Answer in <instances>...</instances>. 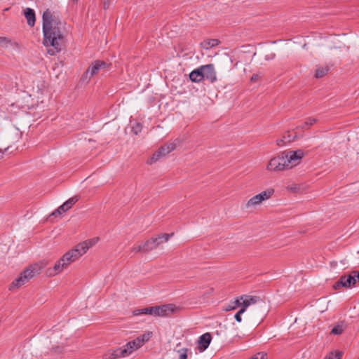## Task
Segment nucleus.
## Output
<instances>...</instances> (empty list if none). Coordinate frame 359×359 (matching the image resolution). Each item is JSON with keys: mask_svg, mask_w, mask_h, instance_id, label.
Instances as JSON below:
<instances>
[{"mask_svg": "<svg viewBox=\"0 0 359 359\" xmlns=\"http://www.w3.org/2000/svg\"><path fill=\"white\" fill-rule=\"evenodd\" d=\"M42 20L43 43L46 47H52L47 50L50 55H55L65 47L67 32L62 23L48 9L43 12Z\"/></svg>", "mask_w": 359, "mask_h": 359, "instance_id": "1", "label": "nucleus"}, {"mask_svg": "<svg viewBox=\"0 0 359 359\" xmlns=\"http://www.w3.org/2000/svg\"><path fill=\"white\" fill-rule=\"evenodd\" d=\"M46 266V262H41L29 266L22 271L9 285L8 290L13 291L27 284L31 279L39 275Z\"/></svg>", "mask_w": 359, "mask_h": 359, "instance_id": "2", "label": "nucleus"}, {"mask_svg": "<svg viewBox=\"0 0 359 359\" xmlns=\"http://www.w3.org/2000/svg\"><path fill=\"white\" fill-rule=\"evenodd\" d=\"M98 240V238H93L79 243L75 248L68 251L60 258L61 262L65 263V266L67 267L72 262L86 253L89 248L97 243Z\"/></svg>", "mask_w": 359, "mask_h": 359, "instance_id": "3", "label": "nucleus"}, {"mask_svg": "<svg viewBox=\"0 0 359 359\" xmlns=\"http://www.w3.org/2000/svg\"><path fill=\"white\" fill-rule=\"evenodd\" d=\"M173 304H163L135 309L133 311L134 316L151 315L153 316H168L175 311Z\"/></svg>", "mask_w": 359, "mask_h": 359, "instance_id": "4", "label": "nucleus"}, {"mask_svg": "<svg viewBox=\"0 0 359 359\" xmlns=\"http://www.w3.org/2000/svg\"><path fill=\"white\" fill-rule=\"evenodd\" d=\"M274 193L273 189H268L265 191H262L261 193L254 196L251 198H250L247 203L245 204L244 208L245 209H254L257 205H259L262 203V202L266 201L271 198Z\"/></svg>", "mask_w": 359, "mask_h": 359, "instance_id": "5", "label": "nucleus"}, {"mask_svg": "<svg viewBox=\"0 0 359 359\" xmlns=\"http://www.w3.org/2000/svg\"><path fill=\"white\" fill-rule=\"evenodd\" d=\"M283 151L277 156L271 158L266 165V170L270 172H280L289 169Z\"/></svg>", "mask_w": 359, "mask_h": 359, "instance_id": "6", "label": "nucleus"}, {"mask_svg": "<svg viewBox=\"0 0 359 359\" xmlns=\"http://www.w3.org/2000/svg\"><path fill=\"white\" fill-rule=\"evenodd\" d=\"M284 156L285 157L287 165L289 169L298 165L302 158L305 156V152L302 149H297L296 151L288 150L283 151Z\"/></svg>", "mask_w": 359, "mask_h": 359, "instance_id": "7", "label": "nucleus"}, {"mask_svg": "<svg viewBox=\"0 0 359 359\" xmlns=\"http://www.w3.org/2000/svg\"><path fill=\"white\" fill-rule=\"evenodd\" d=\"M107 66L108 64L104 61L95 60L83 74L81 80L88 81L90 78L97 74L100 69H105Z\"/></svg>", "mask_w": 359, "mask_h": 359, "instance_id": "8", "label": "nucleus"}, {"mask_svg": "<svg viewBox=\"0 0 359 359\" xmlns=\"http://www.w3.org/2000/svg\"><path fill=\"white\" fill-rule=\"evenodd\" d=\"M175 148L176 144L175 143L165 144L153 154L151 157L147 161V163L152 164L159 160L161 157L165 156L167 154L175 150Z\"/></svg>", "mask_w": 359, "mask_h": 359, "instance_id": "9", "label": "nucleus"}, {"mask_svg": "<svg viewBox=\"0 0 359 359\" xmlns=\"http://www.w3.org/2000/svg\"><path fill=\"white\" fill-rule=\"evenodd\" d=\"M201 69L203 74L204 75L203 79H205L211 83H214L217 81L216 72L212 64L202 65Z\"/></svg>", "mask_w": 359, "mask_h": 359, "instance_id": "10", "label": "nucleus"}, {"mask_svg": "<svg viewBox=\"0 0 359 359\" xmlns=\"http://www.w3.org/2000/svg\"><path fill=\"white\" fill-rule=\"evenodd\" d=\"M79 200L78 196H74L70 198L62 205H61L55 211L52 213V215H56L57 214L60 215L69 210L73 205H74Z\"/></svg>", "mask_w": 359, "mask_h": 359, "instance_id": "11", "label": "nucleus"}, {"mask_svg": "<svg viewBox=\"0 0 359 359\" xmlns=\"http://www.w3.org/2000/svg\"><path fill=\"white\" fill-rule=\"evenodd\" d=\"M242 309H246L252 304L262 302V299L257 296L242 295L240 297Z\"/></svg>", "mask_w": 359, "mask_h": 359, "instance_id": "12", "label": "nucleus"}, {"mask_svg": "<svg viewBox=\"0 0 359 359\" xmlns=\"http://www.w3.org/2000/svg\"><path fill=\"white\" fill-rule=\"evenodd\" d=\"M212 340V336L209 332L202 334L198 341V349L200 351H204L209 346Z\"/></svg>", "mask_w": 359, "mask_h": 359, "instance_id": "13", "label": "nucleus"}, {"mask_svg": "<svg viewBox=\"0 0 359 359\" xmlns=\"http://www.w3.org/2000/svg\"><path fill=\"white\" fill-rule=\"evenodd\" d=\"M126 356V355L123 351V347H118L115 349L109 350L103 355V359H116Z\"/></svg>", "mask_w": 359, "mask_h": 359, "instance_id": "14", "label": "nucleus"}, {"mask_svg": "<svg viewBox=\"0 0 359 359\" xmlns=\"http://www.w3.org/2000/svg\"><path fill=\"white\" fill-rule=\"evenodd\" d=\"M65 263L61 262V259L54 265L53 268H49L46 271V273L49 276H54L59 273L62 272L65 268Z\"/></svg>", "mask_w": 359, "mask_h": 359, "instance_id": "15", "label": "nucleus"}, {"mask_svg": "<svg viewBox=\"0 0 359 359\" xmlns=\"http://www.w3.org/2000/svg\"><path fill=\"white\" fill-rule=\"evenodd\" d=\"M122 347H123V351L126 355V356L129 355L134 351H135V350L138 349L139 348H140V346L137 344V342L135 340V339L134 340H133V341H130L128 342L125 346H123Z\"/></svg>", "mask_w": 359, "mask_h": 359, "instance_id": "16", "label": "nucleus"}, {"mask_svg": "<svg viewBox=\"0 0 359 359\" xmlns=\"http://www.w3.org/2000/svg\"><path fill=\"white\" fill-rule=\"evenodd\" d=\"M203 76L201 66L190 73L189 79L191 81L198 83L203 80Z\"/></svg>", "mask_w": 359, "mask_h": 359, "instance_id": "17", "label": "nucleus"}, {"mask_svg": "<svg viewBox=\"0 0 359 359\" xmlns=\"http://www.w3.org/2000/svg\"><path fill=\"white\" fill-rule=\"evenodd\" d=\"M24 14L27 18L28 25L31 27H33L36 21L35 13L34 10L29 8H27L25 10Z\"/></svg>", "mask_w": 359, "mask_h": 359, "instance_id": "18", "label": "nucleus"}, {"mask_svg": "<svg viewBox=\"0 0 359 359\" xmlns=\"http://www.w3.org/2000/svg\"><path fill=\"white\" fill-rule=\"evenodd\" d=\"M348 286H353L359 281V271H353L347 275Z\"/></svg>", "mask_w": 359, "mask_h": 359, "instance_id": "19", "label": "nucleus"}, {"mask_svg": "<svg viewBox=\"0 0 359 359\" xmlns=\"http://www.w3.org/2000/svg\"><path fill=\"white\" fill-rule=\"evenodd\" d=\"M297 137V135L292 136L289 133L284 135L283 138L276 140V144L279 147L285 145L286 143L294 141Z\"/></svg>", "mask_w": 359, "mask_h": 359, "instance_id": "20", "label": "nucleus"}, {"mask_svg": "<svg viewBox=\"0 0 359 359\" xmlns=\"http://www.w3.org/2000/svg\"><path fill=\"white\" fill-rule=\"evenodd\" d=\"M173 236V233H163L158 235L157 237L154 238V241H156V246L158 247L163 242H167L171 236Z\"/></svg>", "mask_w": 359, "mask_h": 359, "instance_id": "21", "label": "nucleus"}, {"mask_svg": "<svg viewBox=\"0 0 359 359\" xmlns=\"http://www.w3.org/2000/svg\"><path fill=\"white\" fill-rule=\"evenodd\" d=\"M152 336V332H148L147 333H144L139 337H137L135 340L137 341V344H139V346L141 347L143 346V344L148 341L149 340V339Z\"/></svg>", "mask_w": 359, "mask_h": 359, "instance_id": "22", "label": "nucleus"}, {"mask_svg": "<svg viewBox=\"0 0 359 359\" xmlns=\"http://www.w3.org/2000/svg\"><path fill=\"white\" fill-rule=\"evenodd\" d=\"M219 41L217 39H208L201 42V46L205 49L215 47L219 44Z\"/></svg>", "mask_w": 359, "mask_h": 359, "instance_id": "23", "label": "nucleus"}, {"mask_svg": "<svg viewBox=\"0 0 359 359\" xmlns=\"http://www.w3.org/2000/svg\"><path fill=\"white\" fill-rule=\"evenodd\" d=\"M340 287H350V286H348L347 275L341 276L339 280L334 285V289H338Z\"/></svg>", "mask_w": 359, "mask_h": 359, "instance_id": "24", "label": "nucleus"}, {"mask_svg": "<svg viewBox=\"0 0 359 359\" xmlns=\"http://www.w3.org/2000/svg\"><path fill=\"white\" fill-rule=\"evenodd\" d=\"M329 69L330 68L327 66L318 67L316 71L315 77L317 79L323 77L327 74Z\"/></svg>", "mask_w": 359, "mask_h": 359, "instance_id": "25", "label": "nucleus"}, {"mask_svg": "<svg viewBox=\"0 0 359 359\" xmlns=\"http://www.w3.org/2000/svg\"><path fill=\"white\" fill-rule=\"evenodd\" d=\"M154 238H151L149 240H147L144 243V248L147 252L151 251L154 249H156L157 248L156 244L155 243Z\"/></svg>", "mask_w": 359, "mask_h": 359, "instance_id": "26", "label": "nucleus"}, {"mask_svg": "<svg viewBox=\"0 0 359 359\" xmlns=\"http://www.w3.org/2000/svg\"><path fill=\"white\" fill-rule=\"evenodd\" d=\"M239 306H241L242 307V305H241V299L240 297L239 298H237L233 302H231L226 308H225V311H231V310H234L236 309H237L238 307Z\"/></svg>", "mask_w": 359, "mask_h": 359, "instance_id": "27", "label": "nucleus"}, {"mask_svg": "<svg viewBox=\"0 0 359 359\" xmlns=\"http://www.w3.org/2000/svg\"><path fill=\"white\" fill-rule=\"evenodd\" d=\"M345 326L342 323L335 325L331 330V334L339 335L341 334L344 330Z\"/></svg>", "mask_w": 359, "mask_h": 359, "instance_id": "28", "label": "nucleus"}, {"mask_svg": "<svg viewBox=\"0 0 359 359\" xmlns=\"http://www.w3.org/2000/svg\"><path fill=\"white\" fill-rule=\"evenodd\" d=\"M13 45V42L11 39L4 36H0V46L2 48H7L10 46Z\"/></svg>", "mask_w": 359, "mask_h": 359, "instance_id": "29", "label": "nucleus"}, {"mask_svg": "<svg viewBox=\"0 0 359 359\" xmlns=\"http://www.w3.org/2000/svg\"><path fill=\"white\" fill-rule=\"evenodd\" d=\"M187 348H180L175 350V353L177 355V359H187Z\"/></svg>", "mask_w": 359, "mask_h": 359, "instance_id": "30", "label": "nucleus"}, {"mask_svg": "<svg viewBox=\"0 0 359 359\" xmlns=\"http://www.w3.org/2000/svg\"><path fill=\"white\" fill-rule=\"evenodd\" d=\"M317 119L313 118H308L302 126H298L297 128L305 129L306 127L313 125L316 123Z\"/></svg>", "mask_w": 359, "mask_h": 359, "instance_id": "31", "label": "nucleus"}, {"mask_svg": "<svg viewBox=\"0 0 359 359\" xmlns=\"http://www.w3.org/2000/svg\"><path fill=\"white\" fill-rule=\"evenodd\" d=\"M341 355L342 353L340 351H335L334 353L330 352L324 359H341Z\"/></svg>", "mask_w": 359, "mask_h": 359, "instance_id": "32", "label": "nucleus"}, {"mask_svg": "<svg viewBox=\"0 0 359 359\" xmlns=\"http://www.w3.org/2000/svg\"><path fill=\"white\" fill-rule=\"evenodd\" d=\"M142 129V126L140 123H135L134 126L132 127V131L135 135L139 134Z\"/></svg>", "mask_w": 359, "mask_h": 359, "instance_id": "33", "label": "nucleus"}, {"mask_svg": "<svg viewBox=\"0 0 359 359\" xmlns=\"http://www.w3.org/2000/svg\"><path fill=\"white\" fill-rule=\"evenodd\" d=\"M131 251L134 252H146L144 244L133 246L131 248Z\"/></svg>", "mask_w": 359, "mask_h": 359, "instance_id": "34", "label": "nucleus"}, {"mask_svg": "<svg viewBox=\"0 0 359 359\" xmlns=\"http://www.w3.org/2000/svg\"><path fill=\"white\" fill-rule=\"evenodd\" d=\"M245 309H241L236 314H235V319L237 322L241 323L242 320L241 315L245 312Z\"/></svg>", "mask_w": 359, "mask_h": 359, "instance_id": "35", "label": "nucleus"}, {"mask_svg": "<svg viewBox=\"0 0 359 359\" xmlns=\"http://www.w3.org/2000/svg\"><path fill=\"white\" fill-rule=\"evenodd\" d=\"M266 354L264 353H258L254 356H252L250 359H266Z\"/></svg>", "mask_w": 359, "mask_h": 359, "instance_id": "36", "label": "nucleus"}, {"mask_svg": "<svg viewBox=\"0 0 359 359\" xmlns=\"http://www.w3.org/2000/svg\"><path fill=\"white\" fill-rule=\"evenodd\" d=\"M111 0H103V8L107 10L109 8Z\"/></svg>", "mask_w": 359, "mask_h": 359, "instance_id": "37", "label": "nucleus"}, {"mask_svg": "<svg viewBox=\"0 0 359 359\" xmlns=\"http://www.w3.org/2000/svg\"><path fill=\"white\" fill-rule=\"evenodd\" d=\"M287 189H289L291 191L295 193V192H297L299 189V187L297 185H294V186H292V187H288Z\"/></svg>", "mask_w": 359, "mask_h": 359, "instance_id": "38", "label": "nucleus"}, {"mask_svg": "<svg viewBox=\"0 0 359 359\" xmlns=\"http://www.w3.org/2000/svg\"><path fill=\"white\" fill-rule=\"evenodd\" d=\"M259 79V76L258 74H253L251 77V81L255 82Z\"/></svg>", "mask_w": 359, "mask_h": 359, "instance_id": "39", "label": "nucleus"}, {"mask_svg": "<svg viewBox=\"0 0 359 359\" xmlns=\"http://www.w3.org/2000/svg\"><path fill=\"white\" fill-rule=\"evenodd\" d=\"M7 149L8 148H6L4 150L0 149V159L3 158L5 151H6Z\"/></svg>", "mask_w": 359, "mask_h": 359, "instance_id": "40", "label": "nucleus"}, {"mask_svg": "<svg viewBox=\"0 0 359 359\" xmlns=\"http://www.w3.org/2000/svg\"><path fill=\"white\" fill-rule=\"evenodd\" d=\"M79 0H72V2L74 3H77Z\"/></svg>", "mask_w": 359, "mask_h": 359, "instance_id": "41", "label": "nucleus"}, {"mask_svg": "<svg viewBox=\"0 0 359 359\" xmlns=\"http://www.w3.org/2000/svg\"><path fill=\"white\" fill-rule=\"evenodd\" d=\"M180 346V344H177V348H178Z\"/></svg>", "mask_w": 359, "mask_h": 359, "instance_id": "42", "label": "nucleus"}, {"mask_svg": "<svg viewBox=\"0 0 359 359\" xmlns=\"http://www.w3.org/2000/svg\"><path fill=\"white\" fill-rule=\"evenodd\" d=\"M358 253H359V250H358Z\"/></svg>", "mask_w": 359, "mask_h": 359, "instance_id": "43", "label": "nucleus"}]
</instances>
